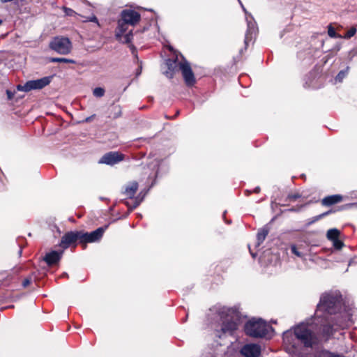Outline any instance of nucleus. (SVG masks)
Here are the masks:
<instances>
[{"instance_id": "obj_3", "label": "nucleus", "mask_w": 357, "mask_h": 357, "mask_svg": "<svg viewBox=\"0 0 357 357\" xmlns=\"http://www.w3.org/2000/svg\"><path fill=\"white\" fill-rule=\"evenodd\" d=\"M217 317L220 320V328L215 329V336L222 338L224 335H231L238 328L239 314L234 307H220L216 310Z\"/></svg>"}, {"instance_id": "obj_31", "label": "nucleus", "mask_w": 357, "mask_h": 357, "mask_svg": "<svg viewBox=\"0 0 357 357\" xmlns=\"http://www.w3.org/2000/svg\"><path fill=\"white\" fill-rule=\"evenodd\" d=\"M149 190H150V188L141 190V192L139 193V195L137 197H139V198H142V201H143L144 197L147 195L148 192L149 191Z\"/></svg>"}, {"instance_id": "obj_28", "label": "nucleus", "mask_w": 357, "mask_h": 357, "mask_svg": "<svg viewBox=\"0 0 357 357\" xmlns=\"http://www.w3.org/2000/svg\"><path fill=\"white\" fill-rule=\"evenodd\" d=\"M328 35L331 38H342L340 35L336 33L335 29L331 25L328 26Z\"/></svg>"}, {"instance_id": "obj_12", "label": "nucleus", "mask_w": 357, "mask_h": 357, "mask_svg": "<svg viewBox=\"0 0 357 357\" xmlns=\"http://www.w3.org/2000/svg\"><path fill=\"white\" fill-rule=\"evenodd\" d=\"M241 353L245 357H259L261 347L257 344H247L241 348Z\"/></svg>"}, {"instance_id": "obj_5", "label": "nucleus", "mask_w": 357, "mask_h": 357, "mask_svg": "<svg viewBox=\"0 0 357 357\" xmlns=\"http://www.w3.org/2000/svg\"><path fill=\"white\" fill-rule=\"evenodd\" d=\"M50 47L59 54H68L71 51L72 43L66 37L56 36L50 43Z\"/></svg>"}, {"instance_id": "obj_32", "label": "nucleus", "mask_w": 357, "mask_h": 357, "mask_svg": "<svg viewBox=\"0 0 357 357\" xmlns=\"http://www.w3.org/2000/svg\"><path fill=\"white\" fill-rule=\"evenodd\" d=\"M84 22H95L99 25L98 20L95 15H92L91 17H86V19L84 20Z\"/></svg>"}, {"instance_id": "obj_41", "label": "nucleus", "mask_w": 357, "mask_h": 357, "mask_svg": "<svg viewBox=\"0 0 357 357\" xmlns=\"http://www.w3.org/2000/svg\"><path fill=\"white\" fill-rule=\"evenodd\" d=\"M22 249H20V251H19V254H20V255H21V254H22Z\"/></svg>"}, {"instance_id": "obj_25", "label": "nucleus", "mask_w": 357, "mask_h": 357, "mask_svg": "<svg viewBox=\"0 0 357 357\" xmlns=\"http://www.w3.org/2000/svg\"><path fill=\"white\" fill-rule=\"evenodd\" d=\"M357 32V29L356 26H352L350 28L347 33L344 34V36H342V38L344 39H349L351 37H353Z\"/></svg>"}, {"instance_id": "obj_8", "label": "nucleus", "mask_w": 357, "mask_h": 357, "mask_svg": "<svg viewBox=\"0 0 357 357\" xmlns=\"http://www.w3.org/2000/svg\"><path fill=\"white\" fill-rule=\"evenodd\" d=\"M107 228V226L101 227L91 232H84L82 231H79L80 235V243H95L99 241L105 231Z\"/></svg>"}, {"instance_id": "obj_20", "label": "nucleus", "mask_w": 357, "mask_h": 357, "mask_svg": "<svg viewBox=\"0 0 357 357\" xmlns=\"http://www.w3.org/2000/svg\"><path fill=\"white\" fill-rule=\"evenodd\" d=\"M349 67L347 66L345 69L340 70L335 77V82H341L347 76Z\"/></svg>"}, {"instance_id": "obj_23", "label": "nucleus", "mask_w": 357, "mask_h": 357, "mask_svg": "<svg viewBox=\"0 0 357 357\" xmlns=\"http://www.w3.org/2000/svg\"><path fill=\"white\" fill-rule=\"evenodd\" d=\"M133 38L132 31H130L128 33L126 34H123L120 38H117L119 40H121L123 43H130Z\"/></svg>"}, {"instance_id": "obj_6", "label": "nucleus", "mask_w": 357, "mask_h": 357, "mask_svg": "<svg viewBox=\"0 0 357 357\" xmlns=\"http://www.w3.org/2000/svg\"><path fill=\"white\" fill-rule=\"evenodd\" d=\"M51 77H44L38 79L29 80L24 84H19L17 88L19 91L24 92L39 90L47 86L51 82Z\"/></svg>"}, {"instance_id": "obj_11", "label": "nucleus", "mask_w": 357, "mask_h": 357, "mask_svg": "<svg viewBox=\"0 0 357 357\" xmlns=\"http://www.w3.org/2000/svg\"><path fill=\"white\" fill-rule=\"evenodd\" d=\"M121 20L130 25L134 26L141 18L140 15L132 10H123L121 13Z\"/></svg>"}, {"instance_id": "obj_30", "label": "nucleus", "mask_w": 357, "mask_h": 357, "mask_svg": "<svg viewBox=\"0 0 357 357\" xmlns=\"http://www.w3.org/2000/svg\"><path fill=\"white\" fill-rule=\"evenodd\" d=\"M333 247L337 250H340L344 246V243L339 238L332 241Z\"/></svg>"}, {"instance_id": "obj_26", "label": "nucleus", "mask_w": 357, "mask_h": 357, "mask_svg": "<svg viewBox=\"0 0 357 357\" xmlns=\"http://www.w3.org/2000/svg\"><path fill=\"white\" fill-rule=\"evenodd\" d=\"M142 202V198H139V197H136L135 198L133 204L130 205L128 202H126V204L128 206L130 210H132L137 207L141 204Z\"/></svg>"}, {"instance_id": "obj_35", "label": "nucleus", "mask_w": 357, "mask_h": 357, "mask_svg": "<svg viewBox=\"0 0 357 357\" xmlns=\"http://www.w3.org/2000/svg\"><path fill=\"white\" fill-rule=\"evenodd\" d=\"M260 192V188L259 186L256 187L252 191V190H247L245 191V194L247 195H250L251 193L252 192H255V193H259Z\"/></svg>"}, {"instance_id": "obj_9", "label": "nucleus", "mask_w": 357, "mask_h": 357, "mask_svg": "<svg viewBox=\"0 0 357 357\" xmlns=\"http://www.w3.org/2000/svg\"><path fill=\"white\" fill-rule=\"evenodd\" d=\"M124 155L117 151H110L104 154L99 160L100 164L114 165L123 160Z\"/></svg>"}, {"instance_id": "obj_14", "label": "nucleus", "mask_w": 357, "mask_h": 357, "mask_svg": "<svg viewBox=\"0 0 357 357\" xmlns=\"http://www.w3.org/2000/svg\"><path fill=\"white\" fill-rule=\"evenodd\" d=\"M31 0H15V6L20 14L29 13L30 12V3Z\"/></svg>"}, {"instance_id": "obj_37", "label": "nucleus", "mask_w": 357, "mask_h": 357, "mask_svg": "<svg viewBox=\"0 0 357 357\" xmlns=\"http://www.w3.org/2000/svg\"><path fill=\"white\" fill-rule=\"evenodd\" d=\"M331 211H327V212H325V213H323L320 215H318L319 216H321V218L325 217L326 215H328L329 213H331Z\"/></svg>"}, {"instance_id": "obj_33", "label": "nucleus", "mask_w": 357, "mask_h": 357, "mask_svg": "<svg viewBox=\"0 0 357 357\" xmlns=\"http://www.w3.org/2000/svg\"><path fill=\"white\" fill-rule=\"evenodd\" d=\"M300 197H301V195L299 193L290 194L287 197V198L291 201H294Z\"/></svg>"}, {"instance_id": "obj_21", "label": "nucleus", "mask_w": 357, "mask_h": 357, "mask_svg": "<svg viewBox=\"0 0 357 357\" xmlns=\"http://www.w3.org/2000/svg\"><path fill=\"white\" fill-rule=\"evenodd\" d=\"M121 115V108L119 105H112L111 107L110 117L116 119Z\"/></svg>"}, {"instance_id": "obj_2", "label": "nucleus", "mask_w": 357, "mask_h": 357, "mask_svg": "<svg viewBox=\"0 0 357 357\" xmlns=\"http://www.w3.org/2000/svg\"><path fill=\"white\" fill-rule=\"evenodd\" d=\"M169 50L174 52V58L165 61V65L167 69L163 73L168 78H172L178 68L186 85L189 86L194 85L195 78L189 62L181 53L174 51L172 47H170Z\"/></svg>"}, {"instance_id": "obj_13", "label": "nucleus", "mask_w": 357, "mask_h": 357, "mask_svg": "<svg viewBox=\"0 0 357 357\" xmlns=\"http://www.w3.org/2000/svg\"><path fill=\"white\" fill-rule=\"evenodd\" d=\"M63 251H52L47 253L44 257V261L48 266H53L61 259Z\"/></svg>"}, {"instance_id": "obj_7", "label": "nucleus", "mask_w": 357, "mask_h": 357, "mask_svg": "<svg viewBox=\"0 0 357 357\" xmlns=\"http://www.w3.org/2000/svg\"><path fill=\"white\" fill-rule=\"evenodd\" d=\"M239 3L241 4L245 14V20L247 22V31L245 36V45H248V43L252 41L253 36L256 34V32L257 31V24L252 17V15L250 13H248L242 4L241 0H238Z\"/></svg>"}, {"instance_id": "obj_27", "label": "nucleus", "mask_w": 357, "mask_h": 357, "mask_svg": "<svg viewBox=\"0 0 357 357\" xmlns=\"http://www.w3.org/2000/svg\"><path fill=\"white\" fill-rule=\"evenodd\" d=\"M93 94L97 98H101L105 94V89L101 87H96L93 89Z\"/></svg>"}, {"instance_id": "obj_24", "label": "nucleus", "mask_w": 357, "mask_h": 357, "mask_svg": "<svg viewBox=\"0 0 357 357\" xmlns=\"http://www.w3.org/2000/svg\"><path fill=\"white\" fill-rule=\"evenodd\" d=\"M291 250L293 254H294L296 257L299 258L303 259L305 256V255L303 252L298 250V248L295 245H291Z\"/></svg>"}, {"instance_id": "obj_1", "label": "nucleus", "mask_w": 357, "mask_h": 357, "mask_svg": "<svg viewBox=\"0 0 357 357\" xmlns=\"http://www.w3.org/2000/svg\"><path fill=\"white\" fill-rule=\"evenodd\" d=\"M352 316L351 308L344 304L339 291L322 294L313 319L298 324L293 332L283 333L286 351L292 357H303L319 344L318 335L328 340L335 331L351 326Z\"/></svg>"}, {"instance_id": "obj_16", "label": "nucleus", "mask_w": 357, "mask_h": 357, "mask_svg": "<svg viewBox=\"0 0 357 357\" xmlns=\"http://www.w3.org/2000/svg\"><path fill=\"white\" fill-rule=\"evenodd\" d=\"M342 199L343 197L340 195H330L324 197L321 201V204L324 206H330L340 202L342 200Z\"/></svg>"}, {"instance_id": "obj_38", "label": "nucleus", "mask_w": 357, "mask_h": 357, "mask_svg": "<svg viewBox=\"0 0 357 357\" xmlns=\"http://www.w3.org/2000/svg\"><path fill=\"white\" fill-rule=\"evenodd\" d=\"M6 93H7L8 99H11L13 98V93L10 91H8V90L6 91Z\"/></svg>"}, {"instance_id": "obj_34", "label": "nucleus", "mask_w": 357, "mask_h": 357, "mask_svg": "<svg viewBox=\"0 0 357 357\" xmlns=\"http://www.w3.org/2000/svg\"><path fill=\"white\" fill-rule=\"evenodd\" d=\"M321 219V216L317 215L313 217L312 219H310L307 223V226H310V225L313 224L314 222H317V220Z\"/></svg>"}, {"instance_id": "obj_10", "label": "nucleus", "mask_w": 357, "mask_h": 357, "mask_svg": "<svg viewBox=\"0 0 357 357\" xmlns=\"http://www.w3.org/2000/svg\"><path fill=\"white\" fill-rule=\"evenodd\" d=\"M77 241L80 242L79 231H69L62 236L59 245L63 249H67L71 244Z\"/></svg>"}, {"instance_id": "obj_29", "label": "nucleus", "mask_w": 357, "mask_h": 357, "mask_svg": "<svg viewBox=\"0 0 357 357\" xmlns=\"http://www.w3.org/2000/svg\"><path fill=\"white\" fill-rule=\"evenodd\" d=\"M62 10L64 12L65 15H66V16L72 17V16L78 15V14L75 10H73V9H71L70 8H67L66 6H63L62 8Z\"/></svg>"}, {"instance_id": "obj_18", "label": "nucleus", "mask_w": 357, "mask_h": 357, "mask_svg": "<svg viewBox=\"0 0 357 357\" xmlns=\"http://www.w3.org/2000/svg\"><path fill=\"white\" fill-rule=\"evenodd\" d=\"M128 23L123 22V20H120L118 22V26L116 32V38H120L122 35L127 31L128 29Z\"/></svg>"}, {"instance_id": "obj_4", "label": "nucleus", "mask_w": 357, "mask_h": 357, "mask_svg": "<svg viewBox=\"0 0 357 357\" xmlns=\"http://www.w3.org/2000/svg\"><path fill=\"white\" fill-rule=\"evenodd\" d=\"M245 333L252 337H264L273 332L272 327L261 319H252L244 326Z\"/></svg>"}, {"instance_id": "obj_22", "label": "nucleus", "mask_w": 357, "mask_h": 357, "mask_svg": "<svg viewBox=\"0 0 357 357\" xmlns=\"http://www.w3.org/2000/svg\"><path fill=\"white\" fill-rule=\"evenodd\" d=\"M50 61L52 63H75V61L73 59L61 57H51Z\"/></svg>"}, {"instance_id": "obj_39", "label": "nucleus", "mask_w": 357, "mask_h": 357, "mask_svg": "<svg viewBox=\"0 0 357 357\" xmlns=\"http://www.w3.org/2000/svg\"><path fill=\"white\" fill-rule=\"evenodd\" d=\"M250 254H251V255H252V257L253 258H255V257L257 256V254H256V253L252 252L250 250Z\"/></svg>"}, {"instance_id": "obj_15", "label": "nucleus", "mask_w": 357, "mask_h": 357, "mask_svg": "<svg viewBox=\"0 0 357 357\" xmlns=\"http://www.w3.org/2000/svg\"><path fill=\"white\" fill-rule=\"evenodd\" d=\"M139 185L137 181L128 183L124 188L123 194L130 199H132L138 189Z\"/></svg>"}, {"instance_id": "obj_19", "label": "nucleus", "mask_w": 357, "mask_h": 357, "mask_svg": "<svg viewBox=\"0 0 357 357\" xmlns=\"http://www.w3.org/2000/svg\"><path fill=\"white\" fill-rule=\"evenodd\" d=\"M340 236V231L336 228L330 229L327 231L326 237L331 242L337 239Z\"/></svg>"}, {"instance_id": "obj_17", "label": "nucleus", "mask_w": 357, "mask_h": 357, "mask_svg": "<svg viewBox=\"0 0 357 357\" xmlns=\"http://www.w3.org/2000/svg\"><path fill=\"white\" fill-rule=\"evenodd\" d=\"M269 229L267 227H264L259 230L257 234V244L256 247H259L264 241L266 237L268 234Z\"/></svg>"}, {"instance_id": "obj_36", "label": "nucleus", "mask_w": 357, "mask_h": 357, "mask_svg": "<svg viewBox=\"0 0 357 357\" xmlns=\"http://www.w3.org/2000/svg\"><path fill=\"white\" fill-rule=\"evenodd\" d=\"M31 282V278H28L24 279V280L22 282L23 287L25 288L27 286H29Z\"/></svg>"}, {"instance_id": "obj_40", "label": "nucleus", "mask_w": 357, "mask_h": 357, "mask_svg": "<svg viewBox=\"0 0 357 357\" xmlns=\"http://www.w3.org/2000/svg\"><path fill=\"white\" fill-rule=\"evenodd\" d=\"M91 117H88V118H86V122L89 121H90V119H91Z\"/></svg>"}, {"instance_id": "obj_42", "label": "nucleus", "mask_w": 357, "mask_h": 357, "mask_svg": "<svg viewBox=\"0 0 357 357\" xmlns=\"http://www.w3.org/2000/svg\"><path fill=\"white\" fill-rule=\"evenodd\" d=\"M1 23H2V20H0V25L1 24Z\"/></svg>"}]
</instances>
